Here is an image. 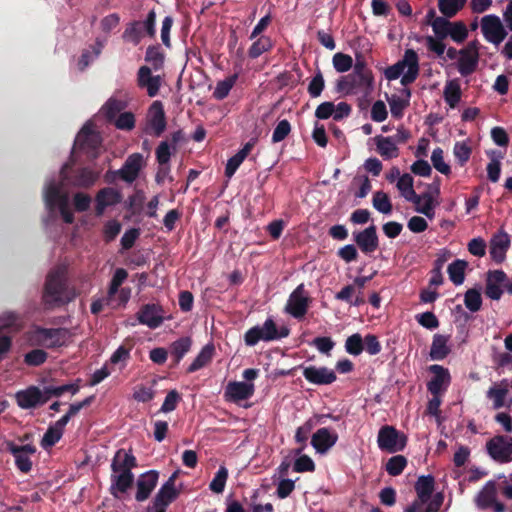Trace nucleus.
<instances>
[{
  "instance_id": "nucleus-1",
  "label": "nucleus",
  "mask_w": 512,
  "mask_h": 512,
  "mask_svg": "<svg viewBox=\"0 0 512 512\" xmlns=\"http://www.w3.org/2000/svg\"><path fill=\"white\" fill-rule=\"evenodd\" d=\"M76 297V289L69 286L64 270L57 268L47 274L42 292V303L46 310L65 306Z\"/></svg>"
},
{
  "instance_id": "nucleus-2",
  "label": "nucleus",
  "mask_w": 512,
  "mask_h": 512,
  "mask_svg": "<svg viewBox=\"0 0 512 512\" xmlns=\"http://www.w3.org/2000/svg\"><path fill=\"white\" fill-rule=\"evenodd\" d=\"M137 467L136 457L131 451L119 449L116 451L112 462L110 476V493L118 497V493H126L134 483V474L132 469Z\"/></svg>"
},
{
  "instance_id": "nucleus-3",
  "label": "nucleus",
  "mask_w": 512,
  "mask_h": 512,
  "mask_svg": "<svg viewBox=\"0 0 512 512\" xmlns=\"http://www.w3.org/2000/svg\"><path fill=\"white\" fill-rule=\"evenodd\" d=\"M416 499L405 508L404 512H438L444 502L443 492L435 490V478L432 475H422L415 482Z\"/></svg>"
},
{
  "instance_id": "nucleus-4",
  "label": "nucleus",
  "mask_w": 512,
  "mask_h": 512,
  "mask_svg": "<svg viewBox=\"0 0 512 512\" xmlns=\"http://www.w3.org/2000/svg\"><path fill=\"white\" fill-rule=\"evenodd\" d=\"M384 75L389 81L396 80L402 75L401 84L403 86L415 82L419 76V57L416 51L407 49L401 60L385 69Z\"/></svg>"
},
{
  "instance_id": "nucleus-5",
  "label": "nucleus",
  "mask_w": 512,
  "mask_h": 512,
  "mask_svg": "<svg viewBox=\"0 0 512 512\" xmlns=\"http://www.w3.org/2000/svg\"><path fill=\"white\" fill-rule=\"evenodd\" d=\"M374 76L349 73L340 77L336 83V92L344 95H356L362 93L369 95L373 90Z\"/></svg>"
},
{
  "instance_id": "nucleus-6",
  "label": "nucleus",
  "mask_w": 512,
  "mask_h": 512,
  "mask_svg": "<svg viewBox=\"0 0 512 512\" xmlns=\"http://www.w3.org/2000/svg\"><path fill=\"white\" fill-rule=\"evenodd\" d=\"M408 438L398 431L394 426H382L377 435V444L381 451L396 453L403 451L407 445Z\"/></svg>"
},
{
  "instance_id": "nucleus-7",
  "label": "nucleus",
  "mask_w": 512,
  "mask_h": 512,
  "mask_svg": "<svg viewBox=\"0 0 512 512\" xmlns=\"http://www.w3.org/2000/svg\"><path fill=\"white\" fill-rule=\"evenodd\" d=\"M167 127L164 107L161 101H154L149 107L144 133L153 137H160Z\"/></svg>"
},
{
  "instance_id": "nucleus-8",
  "label": "nucleus",
  "mask_w": 512,
  "mask_h": 512,
  "mask_svg": "<svg viewBox=\"0 0 512 512\" xmlns=\"http://www.w3.org/2000/svg\"><path fill=\"white\" fill-rule=\"evenodd\" d=\"M69 164L63 165L60 175L63 181L78 188H89L95 184L99 174L88 167L77 168L68 173Z\"/></svg>"
},
{
  "instance_id": "nucleus-9",
  "label": "nucleus",
  "mask_w": 512,
  "mask_h": 512,
  "mask_svg": "<svg viewBox=\"0 0 512 512\" xmlns=\"http://www.w3.org/2000/svg\"><path fill=\"white\" fill-rule=\"evenodd\" d=\"M311 298L303 283L299 284L289 295L285 312L295 319H302L310 306Z\"/></svg>"
},
{
  "instance_id": "nucleus-10",
  "label": "nucleus",
  "mask_w": 512,
  "mask_h": 512,
  "mask_svg": "<svg viewBox=\"0 0 512 512\" xmlns=\"http://www.w3.org/2000/svg\"><path fill=\"white\" fill-rule=\"evenodd\" d=\"M488 455L498 463L512 461V437L496 435L486 442Z\"/></svg>"
},
{
  "instance_id": "nucleus-11",
  "label": "nucleus",
  "mask_w": 512,
  "mask_h": 512,
  "mask_svg": "<svg viewBox=\"0 0 512 512\" xmlns=\"http://www.w3.org/2000/svg\"><path fill=\"white\" fill-rule=\"evenodd\" d=\"M481 31L486 41L498 46L508 35L497 15H486L481 19Z\"/></svg>"
},
{
  "instance_id": "nucleus-12",
  "label": "nucleus",
  "mask_w": 512,
  "mask_h": 512,
  "mask_svg": "<svg viewBox=\"0 0 512 512\" xmlns=\"http://www.w3.org/2000/svg\"><path fill=\"white\" fill-rule=\"evenodd\" d=\"M6 450L11 453L15 459V465L22 473H29L32 469L31 455L37 451L35 445L25 444L17 445L13 441L6 442Z\"/></svg>"
},
{
  "instance_id": "nucleus-13",
  "label": "nucleus",
  "mask_w": 512,
  "mask_h": 512,
  "mask_svg": "<svg viewBox=\"0 0 512 512\" xmlns=\"http://www.w3.org/2000/svg\"><path fill=\"white\" fill-rule=\"evenodd\" d=\"M101 145V137L89 124H85L75 139L74 147L84 151L89 156L96 157Z\"/></svg>"
},
{
  "instance_id": "nucleus-14",
  "label": "nucleus",
  "mask_w": 512,
  "mask_h": 512,
  "mask_svg": "<svg viewBox=\"0 0 512 512\" xmlns=\"http://www.w3.org/2000/svg\"><path fill=\"white\" fill-rule=\"evenodd\" d=\"M163 314L164 309L160 304L148 303L141 306L136 316L140 324L156 329L164 322Z\"/></svg>"
},
{
  "instance_id": "nucleus-15",
  "label": "nucleus",
  "mask_w": 512,
  "mask_h": 512,
  "mask_svg": "<svg viewBox=\"0 0 512 512\" xmlns=\"http://www.w3.org/2000/svg\"><path fill=\"white\" fill-rule=\"evenodd\" d=\"M353 240L366 255L374 253L379 247L377 228L374 224L362 231L353 233Z\"/></svg>"
},
{
  "instance_id": "nucleus-16",
  "label": "nucleus",
  "mask_w": 512,
  "mask_h": 512,
  "mask_svg": "<svg viewBox=\"0 0 512 512\" xmlns=\"http://www.w3.org/2000/svg\"><path fill=\"white\" fill-rule=\"evenodd\" d=\"M158 479L159 472L156 470H149L147 472L142 473L136 481V501H146L150 497L152 491L156 488Z\"/></svg>"
},
{
  "instance_id": "nucleus-17",
  "label": "nucleus",
  "mask_w": 512,
  "mask_h": 512,
  "mask_svg": "<svg viewBox=\"0 0 512 512\" xmlns=\"http://www.w3.org/2000/svg\"><path fill=\"white\" fill-rule=\"evenodd\" d=\"M17 405L22 409H30L47 402L41 389L37 386H29L24 390H20L15 394Z\"/></svg>"
},
{
  "instance_id": "nucleus-18",
  "label": "nucleus",
  "mask_w": 512,
  "mask_h": 512,
  "mask_svg": "<svg viewBox=\"0 0 512 512\" xmlns=\"http://www.w3.org/2000/svg\"><path fill=\"white\" fill-rule=\"evenodd\" d=\"M144 164L143 155L140 153H133L127 157L123 166L114 172L127 183H133L139 176V172Z\"/></svg>"
},
{
  "instance_id": "nucleus-19",
  "label": "nucleus",
  "mask_w": 512,
  "mask_h": 512,
  "mask_svg": "<svg viewBox=\"0 0 512 512\" xmlns=\"http://www.w3.org/2000/svg\"><path fill=\"white\" fill-rule=\"evenodd\" d=\"M254 384L248 382H229L225 388L224 397L227 401L238 403L253 396Z\"/></svg>"
},
{
  "instance_id": "nucleus-20",
  "label": "nucleus",
  "mask_w": 512,
  "mask_h": 512,
  "mask_svg": "<svg viewBox=\"0 0 512 512\" xmlns=\"http://www.w3.org/2000/svg\"><path fill=\"white\" fill-rule=\"evenodd\" d=\"M304 378L315 385H329L336 381V373L325 366H308L303 369Z\"/></svg>"
},
{
  "instance_id": "nucleus-21",
  "label": "nucleus",
  "mask_w": 512,
  "mask_h": 512,
  "mask_svg": "<svg viewBox=\"0 0 512 512\" xmlns=\"http://www.w3.org/2000/svg\"><path fill=\"white\" fill-rule=\"evenodd\" d=\"M121 201L122 194L120 191L112 187L102 188L95 196V214L97 216H102L107 207L117 205Z\"/></svg>"
},
{
  "instance_id": "nucleus-22",
  "label": "nucleus",
  "mask_w": 512,
  "mask_h": 512,
  "mask_svg": "<svg viewBox=\"0 0 512 512\" xmlns=\"http://www.w3.org/2000/svg\"><path fill=\"white\" fill-rule=\"evenodd\" d=\"M508 277L503 270H493L487 273L485 294L492 300H499L503 294L502 287Z\"/></svg>"
},
{
  "instance_id": "nucleus-23",
  "label": "nucleus",
  "mask_w": 512,
  "mask_h": 512,
  "mask_svg": "<svg viewBox=\"0 0 512 512\" xmlns=\"http://www.w3.org/2000/svg\"><path fill=\"white\" fill-rule=\"evenodd\" d=\"M177 473H173L161 486L153 499V506L168 507L179 495L175 487Z\"/></svg>"
},
{
  "instance_id": "nucleus-24",
  "label": "nucleus",
  "mask_w": 512,
  "mask_h": 512,
  "mask_svg": "<svg viewBox=\"0 0 512 512\" xmlns=\"http://www.w3.org/2000/svg\"><path fill=\"white\" fill-rule=\"evenodd\" d=\"M338 440V434L329 428L323 427L318 429L311 438V445L320 453L325 454L332 448Z\"/></svg>"
},
{
  "instance_id": "nucleus-25",
  "label": "nucleus",
  "mask_w": 512,
  "mask_h": 512,
  "mask_svg": "<svg viewBox=\"0 0 512 512\" xmlns=\"http://www.w3.org/2000/svg\"><path fill=\"white\" fill-rule=\"evenodd\" d=\"M137 84L140 88H145L150 97H154L159 92L161 77L153 76L150 67L141 66L137 73Z\"/></svg>"
},
{
  "instance_id": "nucleus-26",
  "label": "nucleus",
  "mask_w": 512,
  "mask_h": 512,
  "mask_svg": "<svg viewBox=\"0 0 512 512\" xmlns=\"http://www.w3.org/2000/svg\"><path fill=\"white\" fill-rule=\"evenodd\" d=\"M510 246V236L505 231L494 234L490 240V256L496 263L505 260L506 252Z\"/></svg>"
},
{
  "instance_id": "nucleus-27",
  "label": "nucleus",
  "mask_w": 512,
  "mask_h": 512,
  "mask_svg": "<svg viewBox=\"0 0 512 512\" xmlns=\"http://www.w3.org/2000/svg\"><path fill=\"white\" fill-rule=\"evenodd\" d=\"M429 371L433 374V377L427 383V389L432 395L436 396L441 392L443 385L450 383V373L447 368L438 364L431 365Z\"/></svg>"
},
{
  "instance_id": "nucleus-28",
  "label": "nucleus",
  "mask_w": 512,
  "mask_h": 512,
  "mask_svg": "<svg viewBox=\"0 0 512 512\" xmlns=\"http://www.w3.org/2000/svg\"><path fill=\"white\" fill-rule=\"evenodd\" d=\"M450 336L443 334H435L432 339L429 356L434 361L445 359L450 353L451 348L448 345Z\"/></svg>"
},
{
  "instance_id": "nucleus-29",
  "label": "nucleus",
  "mask_w": 512,
  "mask_h": 512,
  "mask_svg": "<svg viewBox=\"0 0 512 512\" xmlns=\"http://www.w3.org/2000/svg\"><path fill=\"white\" fill-rule=\"evenodd\" d=\"M401 93L404 96L403 98L398 95H392L387 98L391 114L396 119L402 118L404 110L410 105L411 90L404 88Z\"/></svg>"
},
{
  "instance_id": "nucleus-30",
  "label": "nucleus",
  "mask_w": 512,
  "mask_h": 512,
  "mask_svg": "<svg viewBox=\"0 0 512 512\" xmlns=\"http://www.w3.org/2000/svg\"><path fill=\"white\" fill-rule=\"evenodd\" d=\"M496 494V483L494 481H488L475 498L477 507L482 510L492 507L496 500Z\"/></svg>"
},
{
  "instance_id": "nucleus-31",
  "label": "nucleus",
  "mask_w": 512,
  "mask_h": 512,
  "mask_svg": "<svg viewBox=\"0 0 512 512\" xmlns=\"http://www.w3.org/2000/svg\"><path fill=\"white\" fill-rule=\"evenodd\" d=\"M38 335L48 348H55L63 345L65 330L61 328H40Z\"/></svg>"
},
{
  "instance_id": "nucleus-32",
  "label": "nucleus",
  "mask_w": 512,
  "mask_h": 512,
  "mask_svg": "<svg viewBox=\"0 0 512 512\" xmlns=\"http://www.w3.org/2000/svg\"><path fill=\"white\" fill-rule=\"evenodd\" d=\"M413 177L405 173L401 177H399L397 181V189L400 191L401 195L409 202H412L415 205L420 204V197L415 192L413 188Z\"/></svg>"
},
{
  "instance_id": "nucleus-33",
  "label": "nucleus",
  "mask_w": 512,
  "mask_h": 512,
  "mask_svg": "<svg viewBox=\"0 0 512 512\" xmlns=\"http://www.w3.org/2000/svg\"><path fill=\"white\" fill-rule=\"evenodd\" d=\"M479 53H467L466 50H460V57L458 60V71L461 76L466 77L473 74L478 66Z\"/></svg>"
},
{
  "instance_id": "nucleus-34",
  "label": "nucleus",
  "mask_w": 512,
  "mask_h": 512,
  "mask_svg": "<svg viewBox=\"0 0 512 512\" xmlns=\"http://www.w3.org/2000/svg\"><path fill=\"white\" fill-rule=\"evenodd\" d=\"M191 346L192 339L188 336L181 337L170 344L169 349L174 366L180 363L183 357L190 351Z\"/></svg>"
},
{
  "instance_id": "nucleus-35",
  "label": "nucleus",
  "mask_w": 512,
  "mask_h": 512,
  "mask_svg": "<svg viewBox=\"0 0 512 512\" xmlns=\"http://www.w3.org/2000/svg\"><path fill=\"white\" fill-rule=\"evenodd\" d=\"M377 152L385 159L396 158L399 155L397 144L390 138L382 135L375 137Z\"/></svg>"
},
{
  "instance_id": "nucleus-36",
  "label": "nucleus",
  "mask_w": 512,
  "mask_h": 512,
  "mask_svg": "<svg viewBox=\"0 0 512 512\" xmlns=\"http://www.w3.org/2000/svg\"><path fill=\"white\" fill-rule=\"evenodd\" d=\"M214 351L215 348L213 344L205 345L193 360V362L188 366L186 372L188 374L194 373L208 365L213 358Z\"/></svg>"
},
{
  "instance_id": "nucleus-37",
  "label": "nucleus",
  "mask_w": 512,
  "mask_h": 512,
  "mask_svg": "<svg viewBox=\"0 0 512 512\" xmlns=\"http://www.w3.org/2000/svg\"><path fill=\"white\" fill-rule=\"evenodd\" d=\"M265 333L266 342L286 338L290 334V329L287 326L277 327L272 318H267L261 326Z\"/></svg>"
},
{
  "instance_id": "nucleus-38",
  "label": "nucleus",
  "mask_w": 512,
  "mask_h": 512,
  "mask_svg": "<svg viewBox=\"0 0 512 512\" xmlns=\"http://www.w3.org/2000/svg\"><path fill=\"white\" fill-rule=\"evenodd\" d=\"M63 198H68V196L61 193V187L55 181L49 182L44 192V200L47 207L53 209L59 206Z\"/></svg>"
},
{
  "instance_id": "nucleus-39",
  "label": "nucleus",
  "mask_w": 512,
  "mask_h": 512,
  "mask_svg": "<svg viewBox=\"0 0 512 512\" xmlns=\"http://www.w3.org/2000/svg\"><path fill=\"white\" fill-rule=\"evenodd\" d=\"M420 197V204L416 205L415 210L418 213H421L428 217L429 219H432L435 215L434 209L436 205L438 204L433 197V194L431 191H426L419 195Z\"/></svg>"
},
{
  "instance_id": "nucleus-40",
  "label": "nucleus",
  "mask_w": 512,
  "mask_h": 512,
  "mask_svg": "<svg viewBox=\"0 0 512 512\" xmlns=\"http://www.w3.org/2000/svg\"><path fill=\"white\" fill-rule=\"evenodd\" d=\"M468 263L465 260L457 259L449 264L447 272L449 279L455 285H461L465 279V269Z\"/></svg>"
},
{
  "instance_id": "nucleus-41",
  "label": "nucleus",
  "mask_w": 512,
  "mask_h": 512,
  "mask_svg": "<svg viewBox=\"0 0 512 512\" xmlns=\"http://www.w3.org/2000/svg\"><path fill=\"white\" fill-rule=\"evenodd\" d=\"M125 108V101L110 98L102 107V113L109 122H112Z\"/></svg>"
},
{
  "instance_id": "nucleus-42",
  "label": "nucleus",
  "mask_w": 512,
  "mask_h": 512,
  "mask_svg": "<svg viewBox=\"0 0 512 512\" xmlns=\"http://www.w3.org/2000/svg\"><path fill=\"white\" fill-rule=\"evenodd\" d=\"M444 99L451 108H454L459 103L461 100V88L457 80H451L446 83Z\"/></svg>"
},
{
  "instance_id": "nucleus-43",
  "label": "nucleus",
  "mask_w": 512,
  "mask_h": 512,
  "mask_svg": "<svg viewBox=\"0 0 512 512\" xmlns=\"http://www.w3.org/2000/svg\"><path fill=\"white\" fill-rule=\"evenodd\" d=\"M467 0H438L439 11L446 18L454 17L465 5Z\"/></svg>"
},
{
  "instance_id": "nucleus-44",
  "label": "nucleus",
  "mask_w": 512,
  "mask_h": 512,
  "mask_svg": "<svg viewBox=\"0 0 512 512\" xmlns=\"http://www.w3.org/2000/svg\"><path fill=\"white\" fill-rule=\"evenodd\" d=\"M449 257L450 252L446 250L438 255L437 259L434 261V267L432 269L433 275L430 278V285L439 286L443 283V276L441 271Z\"/></svg>"
},
{
  "instance_id": "nucleus-45",
  "label": "nucleus",
  "mask_w": 512,
  "mask_h": 512,
  "mask_svg": "<svg viewBox=\"0 0 512 512\" xmlns=\"http://www.w3.org/2000/svg\"><path fill=\"white\" fill-rule=\"evenodd\" d=\"M145 61L152 65L154 70H160L164 64V53L159 45L148 46Z\"/></svg>"
},
{
  "instance_id": "nucleus-46",
  "label": "nucleus",
  "mask_w": 512,
  "mask_h": 512,
  "mask_svg": "<svg viewBox=\"0 0 512 512\" xmlns=\"http://www.w3.org/2000/svg\"><path fill=\"white\" fill-rule=\"evenodd\" d=\"M313 429L311 420L306 421L302 426L298 427L295 433V441L300 444V447L294 451L295 455H300L307 445L309 434Z\"/></svg>"
},
{
  "instance_id": "nucleus-47",
  "label": "nucleus",
  "mask_w": 512,
  "mask_h": 512,
  "mask_svg": "<svg viewBox=\"0 0 512 512\" xmlns=\"http://www.w3.org/2000/svg\"><path fill=\"white\" fill-rule=\"evenodd\" d=\"M373 207L383 214H390L393 206L387 193L383 191H376L372 199Z\"/></svg>"
},
{
  "instance_id": "nucleus-48",
  "label": "nucleus",
  "mask_w": 512,
  "mask_h": 512,
  "mask_svg": "<svg viewBox=\"0 0 512 512\" xmlns=\"http://www.w3.org/2000/svg\"><path fill=\"white\" fill-rule=\"evenodd\" d=\"M122 37L125 41L138 45L142 38V22L133 21L129 23L125 28Z\"/></svg>"
},
{
  "instance_id": "nucleus-49",
  "label": "nucleus",
  "mask_w": 512,
  "mask_h": 512,
  "mask_svg": "<svg viewBox=\"0 0 512 512\" xmlns=\"http://www.w3.org/2000/svg\"><path fill=\"white\" fill-rule=\"evenodd\" d=\"M435 37L439 40H444L450 33V27L452 26V22L448 20V18L437 17L430 23Z\"/></svg>"
},
{
  "instance_id": "nucleus-50",
  "label": "nucleus",
  "mask_w": 512,
  "mask_h": 512,
  "mask_svg": "<svg viewBox=\"0 0 512 512\" xmlns=\"http://www.w3.org/2000/svg\"><path fill=\"white\" fill-rule=\"evenodd\" d=\"M407 466V459L403 455H395L388 459L386 463V471L391 476L400 475Z\"/></svg>"
},
{
  "instance_id": "nucleus-51",
  "label": "nucleus",
  "mask_w": 512,
  "mask_h": 512,
  "mask_svg": "<svg viewBox=\"0 0 512 512\" xmlns=\"http://www.w3.org/2000/svg\"><path fill=\"white\" fill-rule=\"evenodd\" d=\"M272 48V42L269 37H260L256 40L248 50V56L251 59H256L264 52L269 51Z\"/></svg>"
},
{
  "instance_id": "nucleus-52",
  "label": "nucleus",
  "mask_w": 512,
  "mask_h": 512,
  "mask_svg": "<svg viewBox=\"0 0 512 512\" xmlns=\"http://www.w3.org/2000/svg\"><path fill=\"white\" fill-rule=\"evenodd\" d=\"M236 78L237 76L234 75L222 81H219L213 91V97L217 100L225 99L229 95L231 89L233 88Z\"/></svg>"
},
{
  "instance_id": "nucleus-53",
  "label": "nucleus",
  "mask_w": 512,
  "mask_h": 512,
  "mask_svg": "<svg viewBox=\"0 0 512 512\" xmlns=\"http://www.w3.org/2000/svg\"><path fill=\"white\" fill-rule=\"evenodd\" d=\"M464 304L471 312H477L482 306L481 293L474 288L468 289L464 296Z\"/></svg>"
},
{
  "instance_id": "nucleus-54",
  "label": "nucleus",
  "mask_w": 512,
  "mask_h": 512,
  "mask_svg": "<svg viewBox=\"0 0 512 512\" xmlns=\"http://www.w3.org/2000/svg\"><path fill=\"white\" fill-rule=\"evenodd\" d=\"M325 88V80L320 69H318L311 79L307 91L311 98H318Z\"/></svg>"
},
{
  "instance_id": "nucleus-55",
  "label": "nucleus",
  "mask_w": 512,
  "mask_h": 512,
  "mask_svg": "<svg viewBox=\"0 0 512 512\" xmlns=\"http://www.w3.org/2000/svg\"><path fill=\"white\" fill-rule=\"evenodd\" d=\"M228 479V470L224 466H220L214 478L209 484V488L214 493H222L225 489L226 481Z\"/></svg>"
},
{
  "instance_id": "nucleus-56",
  "label": "nucleus",
  "mask_w": 512,
  "mask_h": 512,
  "mask_svg": "<svg viewBox=\"0 0 512 512\" xmlns=\"http://www.w3.org/2000/svg\"><path fill=\"white\" fill-rule=\"evenodd\" d=\"M346 352L358 356L364 351L363 338L359 333L352 334L345 341Z\"/></svg>"
},
{
  "instance_id": "nucleus-57",
  "label": "nucleus",
  "mask_w": 512,
  "mask_h": 512,
  "mask_svg": "<svg viewBox=\"0 0 512 512\" xmlns=\"http://www.w3.org/2000/svg\"><path fill=\"white\" fill-rule=\"evenodd\" d=\"M145 194L142 190H137L133 195L128 197L126 207L131 211L132 215L140 214L145 202Z\"/></svg>"
},
{
  "instance_id": "nucleus-58",
  "label": "nucleus",
  "mask_w": 512,
  "mask_h": 512,
  "mask_svg": "<svg viewBox=\"0 0 512 512\" xmlns=\"http://www.w3.org/2000/svg\"><path fill=\"white\" fill-rule=\"evenodd\" d=\"M332 62L335 70L339 73L347 72L353 66L352 57L341 52H338L333 56Z\"/></svg>"
},
{
  "instance_id": "nucleus-59",
  "label": "nucleus",
  "mask_w": 512,
  "mask_h": 512,
  "mask_svg": "<svg viewBox=\"0 0 512 512\" xmlns=\"http://www.w3.org/2000/svg\"><path fill=\"white\" fill-rule=\"evenodd\" d=\"M443 154V150L440 147L435 148L432 151L431 161L437 171L441 174L449 175L451 173V168L444 162Z\"/></svg>"
},
{
  "instance_id": "nucleus-60",
  "label": "nucleus",
  "mask_w": 512,
  "mask_h": 512,
  "mask_svg": "<svg viewBox=\"0 0 512 512\" xmlns=\"http://www.w3.org/2000/svg\"><path fill=\"white\" fill-rule=\"evenodd\" d=\"M244 341L247 346H255L259 341H265V333L260 325L253 326L244 334Z\"/></svg>"
},
{
  "instance_id": "nucleus-61",
  "label": "nucleus",
  "mask_w": 512,
  "mask_h": 512,
  "mask_svg": "<svg viewBox=\"0 0 512 512\" xmlns=\"http://www.w3.org/2000/svg\"><path fill=\"white\" fill-rule=\"evenodd\" d=\"M508 393L507 386L503 388L491 387L487 392V397L493 400L494 409H499L505 405V398Z\"/></svg>"
},
{
  "instance_id": "nucleus-62",
  "label": "nucleus",
  "mask_w": 512,
  "mask_h": 512,
  "mask_svg": "<svg viewBox=\"0 0 512 512\" xmlns=\"http://www.w3.org/2000/svg\"><path fill=\"white\" fill-rule=\"evenodd\" d=\"M112 122L116 128L130 131L135 127V116L132 112H123L119 114Z\"/></svg>"
},
{
  "instance_id": "nucleus-63",
  "label": "nucleus",
  "mask_w": 512,
  "mask_h": 512,
  "mask_svg": "<svg viewBox=\"0 0 512 512\" xmlns=\"http://www.w3.org/2000/svg\"><path fill=\"white\" fill-rule=\"evenodd\" d=\"M449 36L456 43L464 42L468 36V30L465 23L462 21L452 22Z\"/></svg>"
},
{
  "instance_id": "nucleus-64",
  "label": "nucleus",
  "mask_w": 512,
  "mask_h": 512,
  "mask_svg": "<svg viewBox=\"0 0 512 512\" xmlns=\"http://www.w3.org/2000/svg\"><path fill=\"white\" fill-rule=\"evenodd\" d=\"M453 151L460 166L468 162L472 152L471 147L465 142H456Z\"/></svg>"
}]
</instances>
